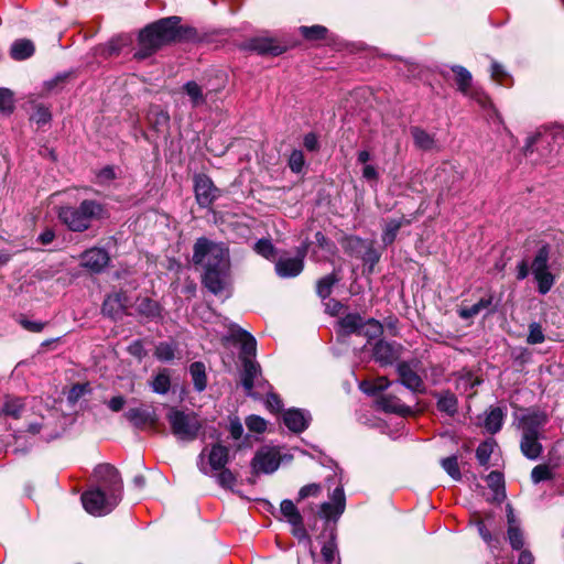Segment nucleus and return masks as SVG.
Segmentation results:
<instances>
[{
    "mask_svg": "<svg viewBox=\"0 0 564 564\" xmlns=\"http://www.w3.org/2000/svg\"><path fill=\"white\" fill-rule=\"evenodd\" d=\"M443 469L454 479L460 480L462 474L458 466L457 456L453 455L441 460Z\"/></svg>",
    "mask_w": 564,
    "mask_h": 564,
    "instance_id": "nucleus-42",
    "label": "nucleus"
},
{
    "mask_svg": "<svg viewBox=\"0 0 564 564\" xmlns=\"http://www.w3.org/2000/svg\"><path fill=\"white\" fill-rule=\"evenodd\" d=\"M466 97L475 100L482 108H487L490 105V99L480 88L471 87L468 95Z\"/></svg>",
    "mask_w": 564,
    "mask_h": 564,
    "instance_id": "nucleus-57",
    "label": "nucleus"
},
{
    "mask_svg": "<svg viewBox=\"0 0 564 564\" xmlns=\"http://www.w3.org/2000/svg\"><path fill=\"white\" fill-rule=\"evenodd\" d=\"M304 154L301 150H293L290 159H289V166L290 169L295 172L300 173L304 166Z\"/></svg>",
    "mask_w": 564,
    "mask_h": 564,
    "instance_id": "nucleus-55",
    "label": "nucleus"
},
{
    "mask_svg": "<svg viewBox=\"0 0 564 564\" xmlns=\"http://www.w3.org/2000/svg\"><path fill=\"white\" fill-rule=\"evenodd\" d=\"M193 264L202 271V283L213 294L220 295L230 285V256L225 243L198 238L193 246Z\"/></svg>",
    "mask_w": 564,
    "mask_h": 564,
    "instance_id": "nucleus-1",
    "label": "nucleus"
},
{
    "mask_svg": "<svg viewBox=\"0 0 564 564\" xmlns=\"http://www.w3.org/2000/svg\"><path fill=\"white\" fill-rule=\"evenodd\" d=\"M178 17L163 18L149 24L140 31L138 48L133 57L138 61L145 59L153 55L161 46L170 43L180 36Z\"/></svg>",
    "mask_w": 564,
    "mask_h": 564,
    "instance_id": "nucleus-3",
    "label": "nucleus"
},
{
    "mask_svg": "<svg viewBox=\"0 0 564 564\" xmlns=\"http://www.w3.org/2000/svg\"><path fill=\"white\" fill-rule=\"evenodd\" d=\"M545 339L541 326L538 323H532L529 326V335L527 341L531 345L541 344Z\"/></svg>",
    "mask_w": 564,
    "mask_h": 564,
    "instance_id": "nucleus-54",
    "label": "nucleus"
},
{
    "mask_svg": "<svg viewBox=\"0 0 564 564\" xmlns=\"http://www.w3.org/2000/svg\"><path fill=\"white\" fill-rule=\"evenodd\" d=\"M0 110L3 112L13 110V95L7 88H0Z\"/></svg>",
    "mask_w": 564,
    "mask_h": 564,
    "instance_id": "nucleus-56",
    "label": "nucleus"
},
{
    "mask_svg": "<svg viewBox=\"0 0 564 564\" xmlns=\"http://www.w3.org/2000/svg\"><path fill=\"white\" fill-rule=\"evenodd\" d=\"M124 417L137 429L154 426L158 421L156 413L152 406L131 408L124 412Z\"/></svg>",
    "mask_w": 564,
    "mask_h": 564,
    "instance_id": "nucleus-17",
    "label": "nucleus"
},
{
    "mask_svg": "<svg viewBox=\"0 0 564 564\" xmlns=\"http://www.w3.org/2000/svg\"><path fill=\"white\" fill-rule=\"evenodd\" d=\"M254 250L257 253H259L260 256L268 260H273L276 254L274 246L268 239H260L259 241H257V243L254 245Z\"/></svg>",
    "mask_w": 564,
    "mask_h": 564,
    "instance_id": "nucleus-46",
    "label": "nucleus"
},
{
    "mask_svg": "<svg viewBox=\"0 0 564 564\" xmlns=\"http://www.w3.org/2000/svg\"><path fill=\"white\" fill-rule=\"evenodd\" d=\"M246 425L249 431L254 433H262L267 429V422L264 419L258 415H250L246 419Z\"/></svg>",
    "mask_w": 564,
    "mask_h": 564,
    "instance_id": "nucleus-51",
    "label": "nucleus"
},
{
    "mask_svg": "<svg viewBox=\"0 0 564 564\" xmlns=\"http://www.w3.org/2000/svg\"><path fill=\"white\" fill-rule=\"evenodd\" d=\"M306 247L297 250L296 257H281L275 262V272L280 278L289 279L297 276L304 269Z\"/></svg>",
    "mask_w": 564,
    "mask_h": 564,
    "instance_id": "nucleus-12",
    "label": "nucleus"
},
{
    "mask_svg": "<svg viewBox=\"0 0 564 564\" xmlns=\"http://www.w3.org/2000/svg\"><path fill=\"white\" fill-rule=\"evenodd\" d=\"M322 492V486L319 484H308L303 486L299 491L297 501L304 500L310 497H318Z\"/></svg>",
    "mask_w": 564,
    "mask_h": 564,
    "instance_id": "nucleus-52",
    "label": "nucleus"
},
{
    "mask_svg": "<svg viewBox=\"0 0 564 564\" xmlns=\"http://www.w3.org/2000/svg\"><path fill=\"white\" fill-rule=\"evenodd\" d=\"M245 48L259 55L278 56L285 51V46L272 37H253L245 44Z\"/></svg>",
    "mask_w": 564,
    "mask_h": 564,
    "instance_id": "nucleus-16",
    "label": "nucleus"
},
{
    "mask_svg": "<svg viewBox=\"0 0 564 564\" xmlns=\"http://www.w3.org/2000/svg\"><path fill=\"white\" fill-rule=\"evenodd\" d=\"M138 312L145 317H155L159 315V305L155 301L143 297L138 303Z\"/></svg>",
    "mask_w": 564,
    "mask_h": 564,
    "instance_id": "nucleus-43",
    "label": "nucleus"
},
{
    "mask_svg": "<svg viewBox=\"0 0 564 564\" xmlns=\"http://www.w3.org/2000/svg\"><path fill=\"white\" fill-rule=\"evenodd\" d=\"M543 436L521 434L520 449L524 457L536 460L543 452L540 440Z\"/></svg>",
    "mask_w": 564,
    "mask_h": 564,
    "instance_id": "nucleus-24",
    "label": "nucleus"
},
{
    "mask_svg": "<svg viewBox=\"0 0 564 564\" xmlns=\"http://www.w3.org/2000/svg\"><path fill=\"white\" fill-rule=\"evenodd\" d=\"M124 45L123 41L121 39H113L109 41L101 50V54L105 57H110L113 55L119 54L121 51V47Z\"/></svg>",
    "mask_w": 564,
    "mask_h": 564,
    "instance_id": "nucleus-58",
    "label": "nucleus"
},
{
    "mask_svg": "<svg viewBox=\"0 0 564 564\" xmlns=\"http://www.w3.org/2000/svg\"><path fill=\"white\" fill-rule=\"evenodd\" d=\"M116 177L115 170L111 166L101 169L97 174V181L99 184H107Z\"/></svg>",
    "mask_w": 564,
    "mask_h": 564,
    "instance_id": "nucleus-62",
    "label": "nucleus"
},
{
    "mask_svg": "<svg viewBox=\"0 0 564 564\" xmlns=\"http://www.w3.org/2000/svg\"><path fill=\"white\" fill-rule=\"evenodd\" d=\"M411 221L405 217L388 219L384 224L381 240L383 245L390 246L394 242L401 227L409 225Z\"/></svg>",
    "mask_w": 564,
    "mask_h": 564,
    "instance_id": "nucleus-27",
    "label": "nucleus"
},
{
    "mask_svg": "<svg viewBox=\"0 0 564 564\" xmlns=\"http://www.w3.org/2000/svg\"><path fill=\"white\" fill-rule=\"evenodd\" d=\"M337 554V546L334 541V535L322 547V556L327 564H333Z\"/></svg>",
    "mask_w": 564,
    "mask_h": 564,
    "instance_id": "nucleus-50",
    "label": "nucleus"
},
{
    "mask_svg": "<svg viewBox=\"0 0 564 564\" xmlns=\"http://www.w3.org/2000/svg\"><path fill=\"white\" fill-rule=\"evenodd\" d=\"M300 32L306 40L313 41L324 39L327 29L323 25L301 26Z\"/></svg>",
    "mask_w": 564,
    "mask_h": 564,
    "instance_id": "nucleus-45",
    "label": "nucleus"
},
{
    "mask_svg": "<svg viewBox=\"0 0 564 564\" xmlns=\"http://www.w3.org/2000/svg\"><path fill=\"white\" fill-rule=\"evenodd\" d=\"M311 421V413L303 409L291 408L283 413V423L294 433H302L305 431Z\"/></svg>",
    "mask_w": 564,
    "mask_h": 564,
    "instance_id": "nucleus-18",
    "label": "nucleus"
},
{
    "mask_svg": "<svg viewBox=\"0 0 564 564\" xmlns=\"http://www.w3.org/2000/svg\"><path fill=\"white\" fill-rule=\"evenodd\" d=\"M34 45L30 40H18L11 45L10 55L15 61H23L32 56Z\"/></svg>",
    "mask_w": 564,
    "mask_h": 564,
    "instance_id": "nucleus-30",
    "label": "nucleus"
},
{
    "mask_svg": "<svg viewBox=\"0 0 564 564\" xmlns=\"http://www.w3.org/2000/svg\"><path fill=\"white\" fill-rule=\"evenodd\" d=\"M98 485L82 495L85 510L101 517L110 513L122 499L123 484L119 471L110 464H100L94 470Z\"/></svg>",
    "mask_w": 564,
    "mask_h": 564,
    "instance_id": "nucleus-2",
    "label": "nucleus"
},
{
    "mask_svg": "<svg viewBox=\"0 0 564 564\" xmlns=\"http://www.w3.org/2000/svg\"><path fill=\"white\" fill-rule=\"evenodd\" d=\"M364 318L357 313H349L338 321L339 334L348 336L350 334H359Z\"/></svg>",
    "mask_w": 564,
    "mask_h": 564,
    "instance_id": "nucleus-28",
    "label": "nucleus"
},
{
    "mask_svg": "<svg viewBox=\"0 0 564 564\" xmlns=\"http://www.w3.org/2000/svg\"><path fill=\"white\" fill-rule=\"evenodd\" d=\"M32 120L37 124H45L51 120V112L46 107L39 106L32 115Z\"/></svg>",
    "mask_w": 564,
    "mask_h": 564,
    "instance_id": "nucleus-61",
    "label": "nucleus"
},
{
    "mask_svg": "<svg viewBox=\"0 0 564 564\" xmlns=\"http://www.w3.org/2000/svg\"><path fill=\"white\" fill-rule=\"evenodd\" d=\"M152 391L158 394H166L171 388V379L167 369L161 370L151 381Z\"/></svg>",
    "mask_w": 564,
    "mask_h": 564,
    "instance_id": "nucleus-35",
    "label": "nucleus"
},
{
    "mask_svg": "<svg viewBox=\"0 0 564 564\" xmlns=\"http://www.w3.org/2000/svg\"><path fill=\"white\" fill-rule=\"evenodd\" d=\"M380 257V253L372 246L369 245L366 247V250L361 259L365 264L369 265V271H372L373 267L379 262Z\"/></svg>",
    "mask_w": 564,
    "mask_h": 564,
    "instance_id": "nucleus-53",
    "label": "nucleus"
},
{
    "mask_svg": "<svg viewBox=\"0 0 564 564\" xmlns=\"http://www.w3.org/2000/svg\"><path fill=\"white\" fill-rule=\"evenodd\" d=\"M490 72H491V78L499 84H502L505 77H507V73H506L505 68L502 67V65H500L497 62H494L491 64Z\"/></svg>",
    "mask_w": 564,
    "mask_h": 564,
    "instance_id": "nucleus-64",
    "label": "nucleus"
},
{
    "mask_svg": "<svg viewBox=\"0 0 564 564\" xmlns=\"http://www.w3.org/2000/svg\"><path fill=\"white\" fill-rule=\"evenodd\" d=\"M436 399V408L440 412L448 416H454L458 412L457 397L449 390L433 392Z\"/></svg>",
    "mask_w": 564,
    "mask_h": 564,
    "instance_id": "nucleus-23",
    "label": "nucleus"
},
{
    "mask_svg": "<svg viewBox=\"0 0 564 564\" xmlns=\"http://www.w3.org/2000/svg\"><path fill=\"white\" fill-rule=\"evenodd\" d=\"M280 511L290 524H299L303 519L294 502L290 499H284L280 505Z\"/></svg>",
    "mask_w": 564,
    "mask_h": 564,
    "instance_id": "nucleus-36",
    "label": "nucleus"
},
{
    "mask_svg": "<svg viewBox=\"0 0 564 564\" xmlns=\"http://www.w3.org/2000/svg\"><path fill=\"white\" fill-rule=\"evenodd\" d=\"M477 530L479 535L490 547H497V545L499 544V540L491 535L489 530L486 528L484 521L477 522Z\"/></svg>",
    "mask_w": 564,
    "mask_h": 564,
    "instance_id": "nucleus-60",
    "label": "nucleus"
},
{
    "mask_svg": "<svg viewBox=\"0 0 564 564\" xmlns=\"http://www.w3.org/2000/svg\"><path fill=\"white\" fill-rule=\"evenodd\" d=\"M128 299L124 293L118 292L108 295L102 304V312L111 317L118 316L121 312L127 310Z\"/></svg>",
    "mask_w": 564,
    "mask_h": 564,
    "instance_id": "nucleus-25",
    "label": "nucleus"
},
{
    "mask_svg": "<svg viewBox=\"0 0 564 564\" xmlns=\"http://www.w3.org/2000/svg\"><path fill=\"white\" fill-rule=\"evenodd\" d=\"M90 392V387L88 383H77L74 384L67 394V401L70 404H75L82 397Z\"/></svg>",
    "mask_w": 564,
    "mask_h": 564,
    "instance_id": "nucleus-47",
    "label": "nucleus"
},
{
    "mask_svg": "<svg viewBox=\"0 0 564 564\" xmlns=\"http://www.w3.org/2000/svg\"><path fill=\"white\" fill-rule=\"evenodd\" d=\"M451 69L456 75V84H457L458 90L463 95H468L470 88L473 87L471 86L473 77H471L470 72L460 65H453L451 67Z\"/></svg>",
    "mask_w": 564,
    "mask_h": 564,
    "instance_id": "nucleus-32",
    "label": "nucleus"
},
{
    "mask_svg": "<svg viewBox=\"0 0 564 564\" xmlns=\"http://www.w3.org/2000/svg\"><path fill=\"white\" fill-rule=\"evenodd\" d=\"M378 406L384 412L390 413H402L405 410V405L394 395L384 394L381 395L377 401Z\"/></svg>",
    "mask_w": 564,
    "mask_h": 564,
    "instance_id": "nucleus-34",
    "label": "nucleus"
},
{
    "mask_svg": "<svg viewBox=\"0 0 564 564\" xmlns=\"http://www.w3.org/2000/svg\"><path fill=\"white\" fill-rule=\"evenodd\" d=\"M336 282H338V278L335 274H328L322 278L317 282V295L323 300L327 299L330 295L333 286Z\"/></svg>",
    "mask_w": 564,
    "mask_h": 564,
    "instance_id": "nucleus-39",
    "label": "nucleus"
},
{
    "mask_svg": "<svg viewBox=\"0 0 564 564\" xmlns=\"http://www.w3.org/2000/svg\"><path fill=\"white\" fill-rule=\"evenodd\" d=\"M184 93L189 97L193 108L203 106L206 102V95L203 88L194 80H189L183 86Z\"/></svg>",
    "mask_w": 564,
    "mask_h": 564,
    "instance_id": "nucleus-31",
    "label": "nucleus"
},
{
    "mask_svg": "<svg viewBox=\"0 0 564 564\" xmlns=\"http://www.w3.org/2000/svg\"><path fill=\"white\" fill-rule=\"evenodd\" d=\"M506 416V408L490 406L489 410L485 413V419L482 423L484 427L490 434H496L501 430Z\"/></svg>",
    "mask_w": 564,
    "mask_h": 564,
    "instance_id": "nucleus-22",
    "label": "nucleus"
},
{
    "mask_svg": "<svg viewBox=\"0 0 564 564\" xmlns=\"http://www.w3.org/2000/svg\"><path fill=\"white\" fill-rule=\"evenodd\" d=\"M346 498L343 486H337L332 495L330 500L325 501L319 507V516L326 520H337L344 512Z\"/></svg>",
    "mask_w": 564,
    "mask_h": 564,
    "instance_id": "nucleus-14",
    "label": "nucleus"
},
{
    "mask_svg": "<svg viewBox=\"0 0 564 564\" xmlns=\"http://www.w3.org/2000/svg\"><path fill=\"white\" fill-rule=\"evenodd\" d=\"M109 254L102 248H91L82 254V265L91 272H101L109 263Z\"/></svg>",
    "mask_w": 564,
    "mask_h": 564,
    "instance_id": "nucleus-19",
    "label": "nucleus"
},
{
    "mask_svg": "<svg viewBox=\"0 0 564 564\" xmlns=\"http://www.w3.org/2000/svg\"><path fill=\"white\" fill-rule=\"evenodd\" d=\"M225 340H232L235 343H239L240 347V359L242 362L247 359H252L256 356L257 350V340L256 338L242 329L236 324L229 325V334L224 337Z\"/></svg>",
    "mask_w": 564,
    "mask_h": 564,
    "instance_id": "nucleus-10",
    "label": "nucleus"
},
{
    "mask_svg": "<svg viewBox=\"0 0 564 564\" xmlns=\"http://www.w3.org/2000/svg\"><path fill=\"white\" fill-rule=\"evenodd\" d=\"M189 375L197 392H203L207 387L206 367L202 361H195L189 366Z\"/></svg>",
    "mask_w": 564,
    "mask_h": 564,
    "instance_id": "nucleus-29",
    "label": "nucleus"
},
{
    "mask_svg": "<svg viewBox=\"0 0 564 564\" xmlns=\"http://www.w3.org/2000/svg\"><path fill=\"white\" fill-rule=\"evenodd\" d=\"M410 133L414 145L421 151H437L440 149L435 134L429 133L420 127H412Z\"/></svg>",
    "mask_w": 564,
    "mask_h": 564,
    "instance_id": "nucleus-21",
    "label": "nucleus"
},
{
    "mask_svg": "<svg viewBox=\"0 0 564 564\" xmlns=\"http://www.w3.org/2000/svg\"><path fill=\"white\" fill-rule=\"evenodd\" d=\"M172 434L181 442L195 441L203 427L199 416L193 411H183L171 408L166 414Z\"/></svg>",
    "mask_w": 564,
    "mask_h": 564,
    "instance_id": "nucleus-5",
    "label": "nucleus"
},
{
    "mask_svg": "<svg viewBox=\"0 0 564 564\" xmlns=\"http://www.w3.org/2000/svg\"><path fill=\"white\" fill-rule=\"evenodd\" d=\"M382 333L383 327L381 323L375 318H369L367 321H362V326L360 327L358 335L365 336L368 339H375L381 336Z\"/></svg>",
    "mask_w": 564,
    "mask_h": 564,
    "instance_id": "nucleus-37",
    "label": "nucleus"
},
{
    "mask_svg": "<svg viewBox=\"0 0 564 564\" xmlns=\"http://www.w3.org/2000/svg\"><path fill=\"white\" fill-rule=\"evenodd\" d=\"M549 422V415L544 411L528 410L521 415L518 427L521 434L543 436V429Z\"/></svg>",
    "mask_w": 564,
    "mask_h": 564,
    "instance_id": "nucleus-11",
    "label": "nucleus"
},
{
    "mask_svg": "<svg viewBox=\"0 0 564 564\" xmlns=\"http://www.w3.org/2000/svg\"><path fill=\"white\" fill-rule=\"evenodd\" d=\"M508 540L514 550H521L524 545L523 532L516 519L512 508L508 506Z\"/></svg>",
    "mask_w": 564,
    "mask_h": 564,
    "instance_id": "nucleus-26",
    "label": "nucleus"
},
{
    "mask_svg": "<svg viewBox=\"0 0 564 564\" xmlns=\"http://www.w3.org/2000/svg\"><path fill=\"white\" fill-rule=\"evenodd\" d=\"M495 442L485 441L480 443L476 449V458L481 466H486L489 463L490 456L494 452Z\"/></svg>",
    "mask_w": 564,
    "mask_h": 564,
    "instance_id": "nucleus-41",
    "label": "nucleus"
},
{
    "mask_svg": "<svg viewBox=\"0 0 564 564\" xmlns=\"http://www.w3.org/2000/svg\"><path fill=\"white\" fill-rule=\"evenodd\" d=\"M486 480L489 488L494 491V499L498 501L505 499L506 494L502 474L500 471L494 470L487 476Z\"/></svg>",
    "mask_w": 564,
    "mask_h": 564,
    "instance_id": "nucleus-33",
    "label": "nucleus"
},
{
    "mask_svg": "<svg viewBox=\"0 0 564 564\" xmlns=\"http://www.w3.org/2000/svg\"><path fill=\"white\" fill-rule=\"evenodd\" d=\"M282 460L280 452L275 447L263 446L257 451L251 466L256 474H272L275 471Z\"/></svg>",
    "mask_w": 564,
    "mask_h": 564,
    "instance_id": "nucleus-9",
    "label": "nucleus"
},
{
    "mask_svg": "<svg viewBox=\"0 0 564 564\" xmlns=\"http://www.w3.org/2000/svg\"><path fill=\"white\" fill-rule=\"evenodd\" d=\"M229 460V449L227 446L214 444L207 452L204 448L198 455L197 466L204 475H210L212 471L223 469Z\"/></svg>",
    "mask_w": 564,
    "mask_h": 564,
    "instance_id": "nucleus-7",
    "label": "nucleus"
},
{
    "mask_svg": "<svg viewBox=\"0 0 564 564\" xmlns=\"http://www.w3.org/2000/svg\"><path fill=\"white\" fill-rule=\"evenodd\" d=\"M23 409L24 406L20 399H9L4 402L2 412L8 416L18 419L21 416Z\"/></svg>",
    "mask_w": 564,
    "mask_h": 564,
    "instance_id": "nucleus-44",
    "label": "nucleus"
},
{
    "mask_svg": "<svg viewBox=\"0 0 564 564\" xmlns=\"http://www.w3.org/2000/svg\"><path fill=\"white\" fill-rule=\"evenodd\" d=\"M553 475L547 465H538L531 471V479L534 484L552 479Z\"/></svg>",
    "mask_w": 564,
    "mask_h": 564,
    "instance_id": "nucleus-49",
    "label": "nucleus"
},
{
    "mask_svg": "<svg viewBox=\"0 0 564 564\" xmlns=\"http://www.w3.org/2000/svg\"><path fill=\"white\" fill-rule=\"evenodd\" d=\"M390 386V382L387 378H379L376 382H362L360 384L361 390L367 394H376L379 391L387 389Z\"/></svg>",
    "mask_w": 564,
    "mask_h": 564,
    "instance_id": "nucleus-48",
    "label": "nucleus"
},
{
    "mask_svg": "<svg viewBox=\"0 0 564 564\" xmlns=\"http://www.w3.org/2000/svg\"><path fill=\"white\" fill-rule=\"evenodd\" d=\"M105 206L93 199H84L77 207L66 206L58 212V217L63 224L72 231L87 230L94 220L106 217Z\"/></svg>",
    "mask_w": 564,
    "mask_h": 564,
    "instance_id": "nucleus-4",
    "label": "nucleus"
},
{
    "mask_svg": "<svg viewBox=\"0 0 564 564\" xmlns=\"http://www.w3.org/2000/svg\"><path fill=\"white\" fill-rule=\"evenodd\" d=\"M292 525V533L293 535L300 541L305 543V547L308 550L312 558L315 557V553L312 550V540L310 535L306 532V529L303 524V519H301L299 524H291Z\"/></svg>",
    "mask_w": 564,
    "mask_h": 564,
    "instance_id": "nucleus-40",
    "label": "nucleus"
},
{
    "mask_svg": "<svg viewBox=\"0 0 564 564\" xmlns=\"http://www.w3.org/2000/svg\"><path fill=\"white\" fill-rule=\"evenodd\" d=\"M218 471H219V474L217 475V482L223 488H231L236 482L235 475L229 469H227L225 467Z\"/></svg>",
    "mask_w": 564,
    "mask_h": 564,
    "instance_id": "nucleus-59",
    "label": "nucleus"
},
{
    "mask_svg": "<svg viewBox=\"0 0 564 564\" xmlns=\"http://www.w3.org/2000/svg\"><path fill=\"white\" fill-rule=\"evenodd\" d=\"M241 383L247 395L256 398L260 394L254 389L264 392L268 382L262 378L260 365L253 359H247L242 362Z\"/></svg>",
    "mask_w": 564,
    "mask_h": 564,
    "instance_id": "nucleus-8",
    "label": "nucleus"
},
{
    "mask_svg": "<svg viewBox=\"0 0 564 564\" xmlns=\"http://www.w3.org/2000/svg\"><path fill=\"white\" fill-rule=\"evenodd\" d=\"M195 197L200 207L210 206L219 196V189L214 185L213 181L205 174L195 176Z\"/></svg>",
    "mask_w": 564,
    "mask_h": 564,
    "instance_id": "nucleus-13",
    "label": "nucleus"
},
{
    "mask_svg": "<svg viewBox=\"0 0 564 564\" xmlns=\"http://www.w3.org/2000/svg\"><path fill=\"white\" fill-rule=\"evenodd\" d=\"M550 247L543 245L536 251L531 264L532 274L538 283L540 294H546L554 284V275L549 270Z\"/></svg>",
    "mask_w": 564,
    "mask_h": 564,
    "instance_id": "nucleus-6",
    "label": "nucleus"
},
{
    "mask_svg": "<svg viewBox=\"0 0 564 564\" xmlns=\"http://www.w3.org/2000/svg\"><path fill=\"white\" fill-rule=\"evenodd\" d=\"M20 324L21 326L29 330V332H33V333H40L43 330L45 324L42 323V322H37V321H30V319H26V318H21L20 319Z\"/></svg>",
    "mask_w": 564,
    "mask_h": 564,
    "instance_id": "nucleus-63",
    "label": "nucleus"
},
{
    "mask_svg": "<svg viewBox=\"0 0 564 564\" xmlns=\"http://www.w3.org/2000/svg\"><path fill=\"white\" fill-rule=\"evenodd\" d=\"M400 382L409 390L421 393L425 390L423 379L408 362H400L397 367Z\"/></svg>",
    "mask_w": 564,
    "mask_h": 564,
    "instance_id": "nucleus-20",
    "label": "nucleus"
},
{
    "mask_svg": "<svg viewBox=\"0 0 564 564\" xmlns=\"http://www.w3.org/2000/svg\"><path fill=\"white\" fill-rule=\"evenodd\" d=\"M402 346L395 341L378 340L372 348L373 359L382 366L392 365L400 357Z\"/></svg>",
    "mask_w": 564,
    "mask_h": 564,
    "instance_id": "nucleus-15",
    "label": "nucleus"
},
{
    "mask_svg": "<svg viewBox=\"0 0 564 564\" xmlns=\"http://www.w3.org/2000/svg\"><path fill=\"white\" fill-rule=\"evenodd\" d=\"M176 345L174 343H159L155 346L154 356L162 362L172 361L175 358Z\"/></svg>",
    "mask_w": 564,
    "mask_h": 564,
    "instance_id": "nucleus-38",
    "label": "nucleus"
}]
</instances>
